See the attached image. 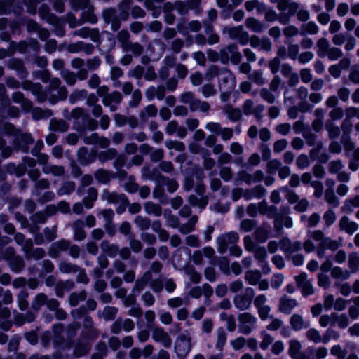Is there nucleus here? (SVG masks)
Returning <instances> with one entry per match:
<instances>
[{"instance_id":"nucleus-57","label":"nucleus","mask_w":359,"mask_h":359,"mask_svg":"<svg viewBox=\"0 0 359 359\" xmlns=\"http://www.w3.org/2000/svg\"><path fill=\"white\" fill-rule=\"evenodd\" d=\"M88 91L86 89H75L69 97V102L74 104L81 100L86 99Z\"/></svg>"},{"instance_id":"nucleus-27","label":"nucleus","mask_w":359,"mask_h":359,"mask_svg":"<svg viewBox=\"0 0 359 359\" xmlns=\"http://www.w3.org/2000/svg\"><path fill=\"white\" fill-rule=\"evenodd\" d=\"M266 194V189L262 185H257L251 189H248L243 192V197L246 200H251L252 198L261 199Z\"/></svg>"},{"instance_id":"nucleus-12","label":"nucleus","mask_w":359,"mask_h":359,"mask_svg":"<svg viewBox=\"0 0 359 359\" xmlns=\"http://www.w3.org/2000/svg\"><path fill=\"white\" fill-rule=\"evenodd\" d=\"M152 339L160 343L164 348H170L172 346V338L169 334L161 327H155L152 330Z\"/></svg>"},{"instance_id":"nucleus-13","label":"nucleus","mask_w":359,"mask_h":359,"mask_svg":"<svg viewBox=\"0 0 359 359\" xmlns=\"http://www.w3.org/2000/svg\"><path fill=\"white\" fill-rule=\"evenodd\" d=\"M298 305L299 303L297 299L283 294L278 300V309L280 313L289 315Z\"/></svg>"},{"instance_id":"nucleus-8","label":"nucleus","mask_w":359,"mask_h":359,"mask_svg":"<svg viewBox=\"0 0 359 359\" xmlns=\"http://www.w3.org/2000/svg\"><path fill=\"white\" fill-rule=\"evenodd\" d=\"M22 88L25 90L31 91L39 102H43L48 98L46 91L43 90L40 83H33L29 80H25L22 82Z\"/></svg>"},{"instance_id":"nucleus-15","label":"nucleus","mask_w":359,"mask_h":359,"mask_svg":"<svg viewBox=\"0 0 359 359\" xmlns=\"http://www.w3.org/2000/svg\"><path fill=\"white\" fill-rule=\"evenodd\" d=\"M62 81L57 77H53L49 81V85L46 87L45 91L46 93L57 90V94L61 100H65L68 96V90L65 86H61Z\"/></svg>"},{"instance_id":"nucleus-19","label":"nucleus","mask_w":359,"mask_h":359,"mask_svg":"<svg viewBox=\"0 0 359 359\" xmlns=\"http://www.w3.org/2000/svg\"><path fill=\"white\" fill-rule=\"evenodd\" d=\"M70 247V241L66 239H61L53 243L48 251V255L53 258H57L62 252L67 251Z\"/></svg>"},{"instance_id":"nucleus-7","label":"nucleus","mask_w":359,"mask_h":359,"mask_svg":"<svg viewBox=\"0 0 359 359\" xmlns=\"http://www.w3.org/2000/svg\"><path fill=\"white\" fill-rule=\"evenodd\" d=\"M221 61L226 63L229 60L234 65L241 62L242 55L238 51V48L236 44H230L227 47L220 50Z\"/></svg>"},{"instance_id":"nucleus-25","label":"nucleus","mask_w":359,"mask_h":359,"mask_svg":"<svg viewBox=\"0 0 359 359\" xmlns=\"http://www.w3.org/2000/svg\"><path fill=\"white\" fill-rule=\"evenodd\" d=\"M313 148L309 151V158L311 160H318L321 163H326L329 160V155L326 153L320 154L323 149V143L318 141V144L312 146Z\"/></svg>"},{"instance_id":"nucleus-56","label":"nucleus","mask_w":359,"mask_h":359,"mask_svg":"<svg viewBox=\"0 0 359 359\" xmlns=\"http://www.w3.org/2000/svg\"><path fill=\"white\" fill-rule=\"evenodd\" d=\"M283 226H285L287 228L292 227V218L288 216H285L283 215H280L278 218H276L274 221V228L277 230H281Z\"/></svg>"},{"instance_id":"nucleus-17","label":"nucleus","mask_w":359,"mask_h":359,"mask_svg":"<svg viewBox=\"0 0 359 359\" xmlns=\"http://www.w3.org/2000/svg\"><path fill=\"white\" fill-rule=\"evenodd\" d=\"M190 341V337L180 336L175 346V352L179 358H184L188 355L191 350Z\"/></svg>"},{"instance_id":"nucleus-35","label":"nucleus","mask_w":359,"mask_h":359,"mask_svg":"<svg viewBox=\"0 0 359 359\" xmlns=\"http://www.w3.org/2000/svg\"><path fill=\"white\" fill-rule=\"evenodd\" d=\"M100 248L104 255L110 257H116L119 252V246L118 245L111 243L109 241L106 240L101 243Z\"/></svg>"},{"instance_id":"nucleus-9","label":"nucleus","mask_w":359,"mask_h":359,"mask_svg":"<svg viewBox=\"0 0 359 359\" xmlns=\"http://www.w3.org/2000/svg\"><path fill=\"white\" fill-rule=\"evenodd\" d=\"M34 142V139L32 135L28 133H21L20 131L13 140V146L24 153H28L29 145Z\"/></svg>"},{"instance_id":"nucleus-64","label":"nucleus","mask_w":359,"mask_h":359,"mask_svg":"<svg viewBox=\"0 0 359 359\" xmlns=\"http://www.w3.org/2000/svg\"><path fill=\"white\" fill-rule=\"evenodd\" d=\"M325 129L328 133V137L330 140L338 137L340 135V128L336 126L331 121H327L325 123Z\"/></svg>"},{"instance_id":"nucleus-4","label":"nucleus","mask_w":359,"mask_h":359,"mask_svg":"<svg viewBox=\"0 0 359 359\" xmlns=\"http://www.w3.org/2000/svg\"><path fill=\"white\" fill-rule=\"evenodd\" d=\"M239 240V236L236 231H230L219 235L217 239V251L220 254H224L231 248L236 244Z\"/></svg>"},{"instance_id":"nucleus-1","label":"nucleus","mask_w":359,"mask_h":359,"mask_svg":"<svg viewBox=\"0 0 359 359\" xmlns=\"http://www.w3.org/2000/svg\"><path fill=\"white\" fill-rule=\"evenodd\" d=\"M267 297L264 294H259L255 297L254 306L257 309L258 316L262 320H266L271 318V321L266 325V328L269 331H277L283 325L281 319L275 318L270 315L271 307L267 304Z\"/></svg>"},{"instance_id":"nucleus-50","label":"nucleus","mask_w":359,"mask_h":359,"mask_svg":"<svg viewBox=\"0 0 359 359\" xmlns=\"http://www.w3.org/2000/svg\"><path fill=\"white\" fill-rule=\"evenodd\" d=\"M42 171L44 174H52L55 177H62L65 173V170L63 166L51 164L46 165L45 168H42Z\"/></svg>"},{"instance_id":"nucleus-59","label":"nucleus","mask_w":359,"mask_h":359,"mask_svg":"<svg viewBox=\"0 0 359 359\" xmlns=\"http://www.w3.org/2000/svg\"><path fill=\"white\" fill-rule=\"evenodd\" d=\"M262 274L259 271H252L250 270L245 272V280L250 285H256L259 283V280L261 279Z\"/></svg>"},{"instance_id":"nucleus-20","label":"nucleus","mask_w":359,"mask_h":359,"mask_svg":"<svg viewBox=\"0 0 359 359\" xmlns=\"http://www.w3.org/2000/svg\"><path fill=\"white\" fill-rule=\"evenodd\" d=\"M280 248L285 252L287 257L302 249V245L299 241L292 242L289 238H283L279 243Z\"/></svg>"},{"instance_id":"nucleus-62","label":"nucleus","mask_w":359,"mask_h":359,"mask_svg":"<svg viewBox=\"0 0 359 359\" xmlns=\"http://www.w3.org/2000/svg\"><path fill=\"white\" fill-rule=\"evenodd\" d=\"M306 337L309 341H312L314 344H323V337L320 335V332L316 328H309L306 332Z\"/></svg>"},{"instance_id":"nucleus-46","label":"nucleus","mask_w":359,"mask_h":359,"mask_svg":"<svg viewBox=\"0 0 359 359\" xmlns=\"http://www.w3.org/2000/svg\"><path fill=\"white\" fill-rule=\"evenodd\" d=\"M319 32V27L313 21H309L304 23L301 26L300 34L304 36L306 34L315 35Z\"/></svg>"},{"instance_id":"nucleus-22","label":"nucleus","mask_w":359,"mask_h":359,"mask_svg":"<svg viewBox=\"0 0 359 359\" xmlns=\"http://www.w3.org/2000/svg\"><path fill=\"white\" fill-rule=\"evenodd\" d=\"M6 66L8 69L15 70L20 79H25L27 76L28 73L22 60L11 58L6 62Z\"/></svg>"},{"instance_id":"nucleus-61","label":"nucleus","mask_w":359,"mask_h":359,"mask_svg":"<svg viewBox=\"0 0 359 359\" xmlns=\"http://www.w3.org/2000/svg\"><path fill=\"white\" fill-rule=\"evenodd\" d=\"M29 293L25 290H21L17 296L18 305L20 310L25 311L28 308L29 302L27 300Z\"/></svg>"},{"instance_id":"nucleus-49","label":"nucleus","mask_w":359,"mask_h":359,"mask_svg":"<svg viewBox=\"0 0 359 359\" xmlns=\"http://www.w3.org/2000/svg\"><path fill=\"white\" fill-rule=\"evenodd\" d=\"M357 208H359V195H355L353 198L346 200L341 210L344 212L351 213Z\"/></svg>"},{"instance_id":"nucleus-34","label":"nucleus","mask_w":359,"mask_h":359,"mask_svg":"<svg viewBox=\"0 0 359 359\" xmlns=\"http://www.w3.org/2000/svg\"><path fill=\"white\" fill-rule=\"evenodd\" d=\"M245 25L248 29L256 33H260L266 29L264 23L253 17L246 18Z\"/></svg>"},{"instance_id":"nucleus-30","label":"nucleus","mask_w":359,"mask_h":359,"mask_svg":"<svg viewBox=\"0 0 359 359\" xmlns=\"http://www.w3.org/2000/svg\"><path fill=\"white\" fill-rule=\"evenodd\" d=\"M339 226L341 231H345L348 234H353L358 229V224L353 222L351 221L347 216H343L341 217Z\"/></svg>"},{"instance_id":"nucleus-24","label":"nucleus","mask_w":359,"mask_h":359,"mask_svg":"<svg viewBox=\"0 0 359 359\" xmlns=\"http://www.w3.org/2000/svg\"><path fill=\"white\" fill-rule=\"evenodd\" d=\"M102 198L106 201L108 203L118 204L119 203L126 202V195L124 194H119L116 191H110L105 189L103 190Z\"/></svg>"},{"instance_id":"nucleus-44","label":"nucleus","mask_w":359,"mask_h":359,"mask_svg":"<svg viewBox=\"0 0 359 359\" xmlns=\"http://www.w3.org/2000/svg\"><path fill=\"white\" fill-rule=\"evenodd\" d=\"M97 156L100 163L103 164L108 161L114 159L117 156V150L115 148H108L98 153Z\"/></svg>"},{"instance_id":"nucleus-53","label":"nucleus","mask_w":359,"mask_h":359,"mask_svg":"<svg viewBox=\"0 0 359 359\" xmlns=\"http://www.w3.org/2000/svg\"><path fill=\"white\" fill-rule=\"evenodd\" d=\"M217 340L215 343V348L220 352L224 349L227 340V334L222 327L217 330Z\"/></svg>"},{"instance_id":"nucleus-3","label":"nucleus","mask_w":359,"mask_h":359,"mask_svg":"<svg viewBox=\"0 0 359 359\" xmlns=\"http://www.w3.org/2000/svg\"><path fill=\"white\" fill-rule=\"evenodd\" d=\"M255 290L252 287H247L244 292L236 294L233 298L235 308L239 311H247L250 309L252 300L255 299Z\"/></svg>"},{"instance_id":"nucleus-18","label":"nucleus","mask_w":359,"mask_h":359,"mask_svg":"<svg viewBox=\"0 0 359 359\" xmlns=\"http://www.w3.org/2000/svg\"><path fill=\"white\" fill-rule=\"evenodd\" d=\"M66 50L70 53L83 52L86 55H91L95 50V47L91 43H86L83 41H79L68 44Z\"/></svg>"},{"instance_id":"nucleus-58","label":"nucleus","mask_w":359,"mask_h":359,"mask_svg":"<svg viewBox=\"0 0 359 359\" xmlns=\"http://www.w3.org/2000/svg\"><path fill=\"white\" fill-rule=\"evenodd\" d=\"M58 269L62 273H75L79 271V266L63 261L58 264Z\"/></svg>"},{"instance_id":"nucleus-26","label":"nucleus","mask_w":359,"mask_h":359,"mask_svg":"<svg viewBox=\"0 0 359 359\" xmlns=\"http://www.w3.org/2000/svg\"><path fill=\"white\" fill-rule=\"evenodd\" d=\"M289 323L292 329L296 332L309 328L310 326V322L305 320L302 316L299 313L292 314L290 318Z\"/></svg>"},{"instance_id":"nucleus-6","label":"nucleus","mask_w":359,"mask_h":359,"mask_svg":"<svg viewBox=\"0 0 359 359\" xmlns=\"http://www.w3.org/2000/svg\"><path fill=\"white\" fill-rule=\"evenodd\" d=\"M82 325L83 330L81 337L86 340L95 341L100 336V330L95 327V322L90 316H85Z\"/></svg>"},{"instance_id":"nucleus-2","label":"nucleus","mask_w":359,"mask_h":359,"mask_svg":"<svg viewBox=\"0 0 359 359\" xmlns=\"http://www.w3.org/2000/svg\"><path fill=\"white\" fill-rule=\"evenodd\" d=\"M238 329L239 333L248 335L257 327V317L248 311L240 313L237 316Z\"/></svg>"},{"instance_id":"nucleus-23","label":"nucleus","mask_w":359,"mask_h":359,"mask_svg":"<svg viewBox=\"0 0 359 359\" xmlns=\"http://www.w3.org/2000/svg\"><path fill=\"white\" fill-rule=\"evenodd\" d=\"M76 156L81 165H88L95 161L97 154L95 151L89 153L87 147H81L78 149Z\"/></svg>"},{"instance_id":"nucleus-33","label":"nucleus","mask_w":359,"mask_h":359,"mask_svg":"<svg viewBox=\"0 0 359 359\" xmlns=\"http://www.w3.org/2000/svg\"><path fill=\"white\" fill-rule=\"evenodd\" d=\"M98 128V122L97 120L90 117V115H86L84 116V120L83 121V123L80 126H75L74 129L77 131L85 130L86 129H88L89 130L93 131L95 130Z\"/></svg>"},{"instance_id":"nucleus-54","label":"nucleus","mask_w":359,"mask_h":359,"mask_svg":"<svg viewBox=\"0 0 359 359\" xmlns=\"http://www.w3.org/2000/svg\"><path fill=\"white\" fill-rule=\"evenodd\" d=\"M87 293L85 290L79 292H72L69 294L68 301L72 306H76L81 302L86 300Z\"/></svg>"},{"instance_id":"nucleus-41","label":"nucleus","mask_w":359,"mask_h":359,"mask_svg":"<svg viewBox=\"0 0 359 359\" xmlns=\"http://www.w3.org/2000/svg\"><path fill=\"white\" fill-rule=\"evenodd\" d=\"M316 53L319 57H325L330 48L329 41L325 37L320 38L316 42Z\"/></svg>"},{"instance_id":"nucleus-36","label":"nucleus","mask_w":359,"mask_h":359,"mask_svg":"<svg viewBox=\"0 0 359 359\" xmlns=\"http://www.w3.org/2000/svg\"><path fill=\"white\" fill-rule=\"evenodd\" d=\"M156 180L157 184L158 185H165L167 187L168 191L170 193L175 192L179 187V184L175 180L170 179L163 175H158Z\"/></svg>"},{"instance_id":"nucleus-28","label":"nucleus","mask_w":359,"mask_h":359,"mask_svg":"<svg viewBox=\"0 0 359 359\" xmlns=\"http://www.w3.org/2000/svg\"><path fill=\"white\" fill-rule=\"evenodd\" d=\"M277 8L281 12L288 10V15H294L299 8V4L292 0H279L278 1Z\"/></svg>"},{"instance_id":"nucleus-5","label":"nucleus","mask_w":359,"mask_h":359,"mask_svg":"<svg viewBox=\"0 0 359 359\" xmlns=\"http://www.w3.org/2000/svg\"><path fill=\"white\" fill-rule=\"evenodd\" d=\"M200 5L201 0H187L184 1H176L174 5L168 2L165 4L164 7L174 8L180 15H184L187 14L191 10H194L197 13H199Z\"/></svg>"},{"instance_id":"nucleus-31","label":"nucleus","mask_w":359,"mask_h":359,"mask_svg":"<svg viewBox=\"0 0 359 359\" xmlns=\"http://www.w3.org/2000/svg\"><path fill=\"white\" fill-rule=\"evenodd\" d=\"M271 231V226L269 224L264 222L262 226L257 228L254 232V236L257 242L264 243L269 238Z\"/></svg>"},{"instance_id":"nucleus-39","label":"nucleus","mask_w":359,"mask_h":359,"mask_svg":"<svg viewBox=\"0 0 359 359\" xmlns=\"http://www.w3.org/2000/svg\"><path fill=\"white\" fill-rule=\"evenodd\" d=\"M91 350V344L88 341H78L74 348V355L80 358L87 355Z\"/></svg>"},{"instance_id":"nucleus-40","label":"nucleus","mask_w":359,"mask_h":359,"mask_svg":"<svg viewBox=\"0 0 359 359\" xmlns=\"http://www.w3.org/2000/svg\"><path fill=\"white\" fill-rule=\"evenodd\" d=\"M302 345L301 342L296 339L288 341L287 354L292 358H297V355L302 353Z\"/></svg>"},{"instance_id":"nucleus-14","label":"nucleus","mask_w":359,"mask_h":359,"mask_svg":"<svg viewBox=\"0 0 359 359\" xmlns=\"http://www.w3.org/2000/svg\"><path fill=\"white\" fill-rule=\"evenodd\" d=\"M123 99L121 92L114 90L111 92L107 97L102 100V104L109 108L111 111H115L118 109L119 104Z\"/></svg>"},{"instance_id":"nucleus-45","label":"nucleus","mask_w":359,"mask_h":359,"mask_svg":"<svg viewBox=\"0 0 359 359\" xmlns=\"http://www.w3.org/2000/svg\"><path fill=\"white\" fill-rule=\"evenodd\" d=\"M228 118L233 122L238 121L242 118V112L240 109L234 108L231 105H226L223 109Z\"/></svg>"},{"instance_id":"nucleus-55","label":"nucleus","mask_w":359,"mask_h":359,"mask_svg":"<svg viewBox=\"0 0 359 359\" xmlns=\"http://www.w3.org/2000/svg\"><path fill=\"white\" fill-rule=\"evenodd\" d=\"M198 222V217L196 215H192L188 222L182 225H180L179 230L182 234H188L193 231L195 228V225Z\"/></svg>"},{"instance_id":"nucleus-63","label":"nucleus","mask_w":359,"mask_h":359,"mask_svg":"<svg viewBox=\"0 0 359 359\" xmlns=\"http://www.w3.org/2000/svg\"><path fill=\"white\" fill-rule=\"evenodd\" d=\"M331 276L334 279L347 280L351 276V272L339 266H334L331 269Z\"/></svg>"},{"instance_id":"nucleus-42","label":"nucleus","mask_w":359,"mask_h":359,"mask_svg":"<svg viewBox=\"0 0 359 359\" xmlns=\"http://www.w3.org/2000/svg\"><path fill=\"white\" fill-rule=\"evenodd\" d=\"M10 269L15 273H20L25 268V262L20 255H17L8 262Z\"/></svg>"},{"instance_id":"nucleus-43","label":"nucleus","mask_w":359,"mask_h":359,"mask_svg":"<svg viewBox=\"0 0 359 359\" xmlns=\"http://www.w3.org/2000/svg\"><path fill=\"white\" fill-rule=\"evenodd\" d=\"M210 109V104L208 102L196 98L195 102L190 106L189 109L192 112L199 111L201 113H208Z\"/></svg>"},{"instance_id":"nucleus-37","label":"nucleus","mask_w":359,"mask_h":359,"mask_svg":"<svg viewBox=\"0 0 359 359\" xmlns=\"http://www.w3.org/2000/svg\"><path fill=\"white\" fill-rule=\"evenodd\" d=\"M94 177L98 182L107 184L114 178V173L108 170L100 168L94 172Z\"/></svg>"},{"instance_id":"nucleus-32","label":"nucleus","mask_w":359,"mask_h":359,"mask_svg":"<svg viewBox=\"0 0 359 359\" xmlns=\"http://www.w3.org/2000/svg\"><path fill=\"white\" fill-rule=\"evenodd\" d=\"M69 124L64 119L51 118L49 130L54 132L65 133L69 130Z\"/></svg>"},{"instance_id":"nucleus-52","label":"nucleus","mask_w":359,"mask_h":359,"mask_svg":"<svg viewBox=\"0 0 359 359\" xmlns=\"http://www.w3.org/2000/svg\"><path fill=\"white\" fill-rule=\"evenodd\" d=\"M142 177L144 180H151L157 184L158 175H162L156 168L151 169L149 166L144 165L141 170Z\"/></svg>"},{"instance_id":"nucleus-60","label":"nucleus","mask_w":359,"mask_h":359,"mask_svg":"<svg viewBox=\"0 0 359 359\" xmlns=\"http://www.w3.org/2000/svg\"><path fill=\"white\" fill-rule=\"evenodd\" d=\"M124 52H131L134 56H140L144 51L142 45L137 42L130 41L128 45L122 49Z\"/></svg>"},{"instance_id":"nucleus-38","label":"nucleus","mask_w":359,"mask_h":359,"mask_svg":"<svg viewBox=\"0 0 359 359\" xmlns=\"http://www.w3.org/2000/svg\"><path fill=\"white\" fill-rule=\"evenodd\" d=\"M95 7L92 4L89 8L83 11L81 14V19L83 24L88 22L92 25H95L97 22L98 18L94 13Z\"/></svg>"},{"instance_id":"nucleus-11","label":"nucleus","mask_w":359,"mask_h":359,"mask_svg":"<svg viewBox=\"0 0 359 359\" xmlns=\"http://www.w3.org/2000/svg\"><path fill=\"white\" fill-rule=\"evenodd\" d=\"M236 86V78L232 72L226 68L222 69V74L219 79L220 90H233Z\"/></svg>"},{"instance_id":"nucleus-21","label":"nucleus","mask_w":359,"mask_h":359,"mask_svg":"<svg viewBox=\"0 0 359 359\" xmlns=\"http://www.w3.org/2000/svg\"><path fill=\"white\" fill-rule=\"evenodd\" d=\"M165 86L162 84L157 86H150L144 92L145 97L149 101L153 100L155 97L162 100L165 98Z\"/></svg>"},{"instance_id":"nucleus-16","label":"nucleus","mask_w":359,"mask_h":359,"mask_svg":"<svg viewBox=\"0 0 359 359\" xmlns=\"http://www.w3.org/2000/svg\"><path fill=\"white\" fill-rule=\"evenodd\" d=\"M72 34L74 36H79L83 39L90 38L93 42H99L100 41V34L98 28L83 27L75 30Z\"/></svg>"},{"instance_id":"nucleus-47","label":"nucleus","mask_w":359,"mask_h":359,"mask_svg":"<svg viewBox=\"0 0 359 359\" xmlns=\"http://www.w3.org/2000/svg\"><path fill=\"white\" fill-rule=\"evenodd\" d=\"M144 211L148 215H152L156 217H159L162 215V208L158 204L152 201H147L144 205Z\"/></svg>"},{"instance_id":"nucleus-10","label":"nucleus","mask_w":359,"mask_h":359,"mask_svg":"<svg viewBox=\"0 0 359 359\" xmlns=\"http://www.w3.org/2000/svg\"><path fill=\"white\" fill-rule=\"evenodd\" d=\"M102 18L105 23L111 25L112 31H118L121 26V19L114 8H108L102 11Z\"/></svg>"},{"instance_id":"nucleus-51","label":"nucleus","mask_w":359,"mask_h":359,"mask_svg":"<svg viewBox=\"0 0 359 359\" xmlns=\"http://www.w3.org/2000/svg\"><path fill=\"white\" fill-rule=\"evenodd\" d=\"M48 296L43 293H39L37 294L33 299L31 303L32 309L34 311H39L40 309L46 305L48 301Z\"/></svg>"},{"instance_id":"nucleus-29","label":"nucleus","mask_w":359,"mask_h":359,"mask_svg":"<svg viewBox=\"0 0 359 359\" xmlns=\"http://www.w3.org/2000/svg\"><path fill=\"white\" fill-rule=\"evenodd\" d=\"M152 279L151 271H145L142 276L138 278L135 283L133 287V292L134 293H140L143 291L147 286L148 283Z\"/></svg>"},{"instance_id":"nucleus-48","label":"nucleus","mask_w":359,"mask_h":359,"mask_svg":"<svg viewBox=\"0 0 359 359\" xmlns=\"http://www.w3.org/2000/svg\"><path fill=\"white\" fill-rule=\"evenodd\" d=\"M157 113V107L154 104H149L140 111L139 116L142 121H145L150 117H155Z\"/></svg>"}]
</instances>
